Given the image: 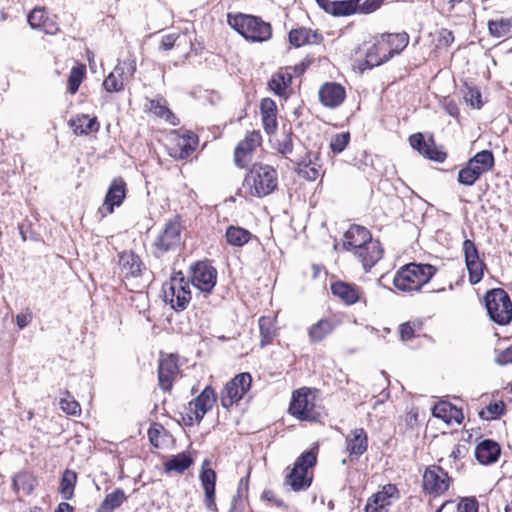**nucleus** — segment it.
Segmentation results:
<instances>
[{
  "label": "nucleus",
  "instance_id": "nucleus-1",
  "mask_svg": "<svg viewBox=\"0 0 512 512\" xmlns=\"http://www.w3.org/2000/svg\"><path fill=\"white\" fill-rule=\"evenodd\" d=\"M409 34L405 31L399 33H382L374 37L373 43L359 47L355 54L363 51L364 58L357 60V68L360 72L370 70L390 61L400 55L408 46Z\"/></svg>",
  "mask_w": 512,
  "mask_h": 512
},
{
  "label": "nucleus",
  "instance_id": "nucleus-2",
  "mask_svg": "<svg viewBox=\"0 0 512 512\" xmlns=\"http://www.w3.org/2000/svg\"><path fill=\"white\" fill-rule=\"evenodd\" d=\"M438 273V267L430 263L410 262L396 270L392 284L402 295L414 296L423 293Z\"/></svg>",
  "mask_w": 512,
  "mask_h": 512
},
{
  "label": "nucleus",
  "instance_id": "nucleus-3",
  "mask_svg": "<svg viewBox=\"0 0 512 512\" xmlns=\"http://www.w3.org/2000/svg\"><path fill=\"white\" fill-rule=\"evenodd\" d=\"M246 169L240 188L245 198L262 199L278 189V172L272 165L255 162Z\"/></svg>",
  "mask_w": 512,
  "mask_h": 512
},
{
  "label": "nucleus",
  "instance_id": "nucleus-4",
  "mask_svg": "<svg viewBox=\"0 0 512 512\" xmlns=\"http://www.w3.org/2000/svg\"><path fill=\"white\" fill-rule=\"evenodd\" d=\"M319 446L316 444L302 452L293 463L286 468L284 484L295 492L307 490L314 479V468L318 462Z\"/></svg>",
  "mask_w": 512,
  "mask_h": 512
},
{
  "label": "nucleus",
  "instance_id": "nucleus-5",
  "mask_svg": "<svg viewBox=\"0 0 512 512\" xmlns=\"http://www.w3.org/2000/svg\"><path fill=\"white\" fill-rule=\"evenodd\" d=\"M227 23L245 40L251 43L267 42L273 36L271 23L264 21L260 16L242 12L228 13Z\"/></svg>",
  "mask_w": 512,
  "mask_h": 512
},
{
  "label": "nucleus",
  "instance_id": "nucleus-6",
  "mask_svg": "<svg viewBox=\"0 0 512 512\" xmlns=\"http://www.w3.org/2000/svg\"><path fill=\"white\" fill-rule=\"evenodd\" d=\"M317 389L301 387L292 392L288 413L301 422H320L322 407L317 404Z\"/></svg>",
  "mask_w": 512,
  "mask_h": 512
},
{
  "label": "nucleus",
  "instance_id": "nucleus-7",
  "mask_svg": "<svg viewBox=\"0 0 512 512\" xmlns=\"http://www.w3.org/2000/svg\"><path fill=\"white\" fill-rule=\"evenodd\" d=\"M310 65L311 60L304 59L293 66L279 67L267 82L268 90L279 98L288 99L293 94V79L303 76Z\"/></svg>",
  "mask_w": 512,
  "mask_h": 512
},
{
  "label": "nucleus",
  "instance_id": "nucleus-8",
  "mask_svg": "<svg viewBox=\"0 0 512 512\" xmlns=\"http://www.w3.org/2000/svg\"><path fill=\"white\" fill-rule=\"evenodd\" d=\"M183 230L184 221L181 215L177 214L168 219L152 244L153 255L161 258L166 253L175 251L181 244Z\"/></svg>",
  "mask_w": 512,
  "mask_h": 512
},
{
  "label": "nucleus",
  "instance_id": "nucleus-9",
  "mask_svg": "<svg viewBox=\"0 0 512 512\" xmlns=\"http://www.w3.org/2000/svg\"><path fill=\"white\" fill-rule=\"evenodd\" d=\"M494 165L492 151H479L460 168L457 181L463 186H473L484 174L492 170Z\"/></svg>",
  "mask_w": 512,
  "mask_h": 512
},
{
  "label": "nucleus",
  "instance_id": "nucleus-10",
  "mask_svg": "<svg viewBox=\"0 0 512 512\" xmlns=\"http://www.w3.org/2000/svg\"><path fill=\"white\" fill-rule=\"evenodd\" d=\"M484 303L490 319L500 326H506L512 321V301L503 288H493L486 291Z\"/></svg>",
  "mask_w": 512,
  "mask_h": 512
},
{
  "label": "nucleus",
  "instance_id": "nucleus-11",
  "mask_svg": "<svg viewBox=\"0 0 512 512\" xmlns=\"http://www.w3.org/2000/svg\"><path fill=\"white\" fill-rule=\"evenodd\" d=\"M263 146V136L260 130H248L234 147L233 163L238 169H246L253 164L258 152Z\"/></svg>",
  "mask_w": 512,
  "mask_h": 512
},
{
  "label": "nucleus",
  "instance_id": "nucleus-12",
  "mask_svg": "<svg viewBox=\"0 0 512 512\" xmlns=\"http://www.w3.org/2000/svg\"><path fill=\"white\" fill-rule=\"evenodd\" d=\"M164 300L176 312L184 311L191 299L190 282L181 271L175 273L163 288Z\"/></svg>",
  "mask_w": 512,
  "mask_h": 512
},
{
  "label": "nucleus",
  "instance_id": "nucleus-13",
  "mask_svg": "<svg viewBox=\"0 0 512 512\" xmlns=\"http://www.w3.org/2000/svg\"><path fill=\"white\" fill-rule=\"evenodd\" d=\"M217 401L215 389L207 385L201 393L188 402L185 407V413L182 415V421L185 426L191 427L199 424L204 416L212 410Z\"/></svg>",
  "mask_w": 512,
  "mask_h": 512
},
{
  "label": "nucleus",
  "instance_id": "nucleus-14",
  "mask_svg": "<svg viewBox=\"0 0 512 512\" xmlns=\"http://www.w3.org/2000/svg\"><path fill=\"white\" fill-rule=\"evenodd\" d=\"M199 145L196 133L184 129L172 130L167 138V152L175 160L189 158Z\"/></svg>",
  "mask_w": 512,
  "mask_h": 512
},
{
  "label": "nucleus",
  "instance_id": "nucleus-15",
  "mask_svg": "<svg viewBox=\"0 0 512 512\" xmlns=\"http://www.w3.org/2000/svg\"><path fill=\"white\" fill-rule=\"evenodd\" d=\"M452 483V477L440 465H429L422 474V492L430 498L445 495Z\"/></svg>",
  "mask_w": 512,
  "mask_h": 512
},
{
  "label": "nucleus",
  "instance_id": "nucleus-16",
  "mask_svg": "<svg viewBox=\"0 0 512 512\" xmlns=\"http://www.w3.org/2000/svg\"><path fill=\"white\" fill-rule=\"evenodd\" d=\"M252 387V376L248 372L236 374L220 392V404L226 410L237 405Z\"/></svg>",
  "mask_w": 512,
  "mask_h": 512
},
{
  "label": "nucleus",
  "instance_id": "nucleus-17",
  "mask_svg": "<svg viewBox=\"0 0 512 512\" xmlns=\"http://www.w3.org/2000/svg\"><path fill=\"white\" fill-rule=\"evenodd\" d=\"M137 70L136 59L129 56L119 60L114 69L105 77L103 88L108 93L122 92L126 83L131 80Z\"/></svg>",
  "mask_w": 512,
  "mask_h": 512
},
{
  "label": "nucleus",
  "instance_id": "nucleus-18",
  "mask_svg": "<svg viewBox=\"0 0 512 512\" xmlns=\"http://www.w3.org/2000/svg\"><path fill=\"white\" fill-rule=\"evenodd\" d=\"M157 374L159 388L164 393H171L174 383L181 377L179 354L160 352Z\"/></svg>",
  "mask_w": 512,
  "mask_h": 512
},
{
  "label": "nucleus",
  "instance_id": "nucleus-19",
  "mask_svg": "<svg viewBox=\"0 0 512 512\" xmlns=\"http://www.w3.org/2000/svg\"><path fill=\"white\" fill-rule=\"evenodd\" d=\"M188 273L189 282L205 294H210L216 286L218 272L208 259L192 263Z\"/></svg>",
  "mask_w": 512,
  "mask_h": 512
},
{
  "label": "nucleus",
  "instance_id": "nucleus-20",
  "mask_svg": "<svg viewBox=\"0 0 512 512\" xmlns=\"http://www.w3.org/2000/svg\"><path fill=\"white\" fill-rule=\"evenodd\" d=\"M331 294L346 306L368 305V298L363 287L353 282L335 280L330 283Z\"/></svg>",
  "mask_w": 512,
  "mask_h": 512
},
{
  "label": "nucleus",
  "instance_id": "nucleus-21",
  "mask_svg": "<svg viewBox=\"0 0 512 512\" xmlns=\"http://www.w3.org/2000/svg\"><path fill=\"white\" fill-rule=\"evenodd\" d=\"M462 251L465 259V265L468 271L470 284H478L484 277L487 265L480 258L479 250L473 240L465 239L462 245Z\"/></svg>",
  "mask_w": 512,
  "mask_h": 512
},
{
  "label": "nucleus",
  "instance_id": "nucleus-22",
  "mask_svg": "<svg viewBox=\"0 0 512 512\" xmlns=\"http://www.w3.org/2000/svg\"><path fill=\"white\" fill-rule=\"evenodd\" d=\"M27 22L34 30L55 36L61 32L59 18L45 7H35L27 15Z\"/></svg>",
  "mask_w": 512,
  "mask_h": 512
},
{
  "label": "nucleus",
  "instance_id": "nucleus-23",
  "mask_svg": "<svg viewBox=\"0 0 512 512\" xmlns=\"http://www.w3.org/2000/svg\"><path fill=\"white\" fill-rule=\"evenodd\" d=\"M399 499L400 491L397 485L385 484L368 498L364 512H388L390 506Z\"/></svg>",
  "mask_w": 512,
  "mask_h": 512
},
{
  "label": "nucleus",
  "instance_id": "nucleus-24",
  "mask_svg": "<svg viewBox=\"0 0 512 512\" xmlns=\"http://www.w3.org/2000/svg\"><path fill=\"white\" fill-rule=\"evenodd\" d=\"M127 194V184L122 177H116L110 183L103 204L98 208V214L103 219L114 212L115 207L122 205Z\"/></svg>",
  "mask_w": 512,
  "mask_h": 512
},
{
  "label": "nucleus",
  "instance_id": "nucleus-25",
  "mask_svg": "<svg viewBox=\"0 0 512 512\" xmlns=\"http://www.w3.org/2000/svg\"><path fill=\"white\" fill-rule=\"evenodd\" d=\"M118 274L123 280L138 278L146 271V265L133 250L118 253Z\"/></svg>",
  "mask_w": 512,
  "mask_h": 512
},
{
  "label": "nucleus",
  "instance_id": "nucleus-26",
  "mask_svg": "<svg viewBox=\"0 0 512 512\" xmlns=\"http://www.w3.org/2000/svg\"><path fill=\"white\" fill-rule=\"evenodd\" d=\"M409 144L419 154L431 161L443 163L447 159V152L436 145L432 135L426 140L422 133H414L409 137Z\"/></svg>",
  "mask_w": 512,
  "mask_h": 512
},
{
  "label": "nucleus",
  "instance_id": "nucleus-27",
  "mask_svg": "<svg viewBox=\"0 0 512 512\" xmlns=\"http://www.w3.org/2000/svg\"><path fill=\"white\" fill-rule=\"evenodd\" d=\"M345 87L334 81L323 83L318 90V99L322 106L328 109L340 107L346 100Z\"/></svg>",
  "mask_w": 512,
  "mask_h": 512
},
{
  "label": "nucleus",
  "instance_id": "nucleus-28",
  "mask_svg": "<svg viewBox=\"0 0 512 512\" xmlns=\"http://www.w3.org/2000/svg\"><path fill=\"white\" fill-rule=\"evenodd\" d=\"M384 252L382 243L372 238L360 249L355 250L353 255L361 263L363 270L368 273L383 258Z\"/></svg>",
  "mask_w": 512,
  "mask_h": 512
},
{
  "label": "nucleus",
  "instance_id": "nucleus-29",
  "mask_svg": "<svg viewBox=\"0 0 512 512\" xmlns=\"http://www.w3.org/2000/svg\"><path fill=\"white\" fill-rule=\"evenodd\" d=\"M199 479L204 490V502L207 509L217 511L215 497L217 474L215 470L211 468V462L209 460L203 461Z\"/></svg>",
  "mask_w": 512,
  "mask_h": 512
},
{
  "label": "nucleus",
  "instance_id": "nucleus-30",
  "mask_svg": "<svg viewBox=\"0 0 512 512\" xmlns=\"http://www.w3.org/2000/svg\"><path fill=\"white\" fill-rule=\"evenodd\" d=\"M297 175L307 181H316L322 178L325 170L322 165L321 156L318 152H308L295 168Z\"/></svg>",
  "mask_w": 512,
  "mask_h": 512
},
{
  "label": "nucleus",
  "instance_id": "nucleus-31",
  "mask_svg": "<svg viewBox=\"0 0 512 512\" xmlns=\"http://www.w3.org/2000/svg\"><path fill=\"white\" fill-rule=\"evenodd\" d=\"M372 238L371 232L366 227L353 224L344 233L342 245L344 250L354 254L355 250L360 249Z\"/></svg>",
  "mask_w": 512,
  "mask_h": 512
},
{
  "label": "nucleus",
  "instance_id": "nucleus-32",
  "mask_svg": "<svg viewBox=\"0 0 512 512\" xmlns=\"http://www.w3.org/2000/svg\"><path fill=\"white\" fill-rule=\"evenodd\" d=\"M259 109L265 133L269 136L274 135L278 129V108L276 102L270 97H265L261 99Z\"/></svg>",
  "mask_w": 512,
  "mask_h": 512
},
{
  "label": "nucleus",
  "instance_id": "nucleus-33",
  "mask_svg": "<svg viewBox=\"0 0 512 512\" xmlns=\"http://www.w3.org/2000/svg\"><path fill=\"white\" fill-rule=\"evenodd\" d=\"M368 434L362 427L352 429L345 437V449L349 457L358 459L368 450Z\"/></svg>",
  "mask_w": 512,
  "mask_h": 512
},
{
  "label": "nucleus",
  "instance_id": "nucleus-34",
  "mask_svg": "<svg viewBox=\"0 0 512 512\" xmlns=\"http://www.w3.org/2000/svg\"><path fill=\"white\" fill-rule=\"evenodd\" d=\"M145 112L164 120L172 126H177L179 124L178 117L168 107L167 100L161 95H158L156 98L147 100L145 105Z\"/></svg>",
  "mask_w": 512,
  "mask_h": 512
},
{
  "label": "nucleus",
  "instance_id": "nucleus-35",
  "mask_svg": "<svg viewBox=\"0 0 512 512\" xmlns=\"http://www.w3.org/2000/svg\"><path fill=\"white\" fill-rule=\"evenodd\" d=\"M250 474L251 468H249L247 474L239 480L236 494L232 498L228 512H247L249 508Z\"/></svg>",
  "mask_w": 512,
  "mask_h": 512
},
{
  "label": "nucleus",
  "instance_id": "nucleus-36",
  "mask_svg": "<svg viewBox=\"0 0 512 512\" xmlns=\"http://www.w3.org/2000/svg\"><path fill=\"white\" fill-rule=\"evenodd\" d=\"M501 454L500 445L491 439H485L479 442L475 448V457L482 465L495 463Z\"/></svg>",
  "mask_w": 512,
  "mask_h": 512
},
{
  "label": "nucleus",
  "instance_id": "nucleus-37",
  "mask_svg": "<svg viewBox=\"0 0 512 512\" xmlns=\"http://www.w3.org/2000/svg\"><path fill=\"white\" fill-rule=\"evenodd\" d=\"M337 324L329 318L319 319L307 328V336L311 344H316L324 341L329 335L333 333Z\"/></svg>",
  "mask_w": 512,
  "mask_h": 512
},
{
  "label": "nucleus",
  "instance_id": "nucleus-38",
  "mask_svg": "<svg viewBox=\"0 0 512 512\" xmlns=\"http://www.w3.org/2000/svg\"><path fill=\"white\" fill-rule=\"evenodd\" d=\"M432 413L434 417L439 418L448 424L452 422L461 424L464 419L462 409L448 401L438 402L433 407Z\"/></svg>",
  "mask_w": 512,
  "mask_h": 512
},
{
  "label": "nucleus",
  "instance_id": "nucleus-39",
  "mask_svg": "<svg viewBox=\"0 0 512 512\" xmlns=\"http://www.w3.org/2000/svg\"><path fill=\"white\" fill-rule=\"evenodd\" d=\"M288 38L290 44L297 48L307 44H318L323 40L322 35L317 31L305 27L292 29Z\"/></svg>",
  "mask_w": 512,
  "mask_h": 512
},
{
  "label": "nucleus",
  "instance_id": "nucleus-40",
  "mask_svg": "<svg viewBox=\"0 0 512 512\" xmlns=\"http://www.w3.org/2000/svg\"><path fill=\"white\" fill-rule=\"evenodd\" d=\"M69 126L77 136L88 135L99 130V123L96 117L88 114H78L69 120Z\"/></svg>",
  "mask_w": 512,
  "mask_h": 512
},
{
  "label": "nucleus",
  "instance_id": "nucleus-41",
  "mask_svg": "<svg viewBox=\"0 0 512 512\" xmlns=\"http://www.w3.org/2000/svg\"><path fill=\"white\" fill-rule=\"evenodd\" d=\"M37 485V477L30 471L17 473L12 480V487L16 494L30 495Z\"/></svg>",
  "mask_w": 512,
  "mask_h": 512
},
{
  "label": "nucleus",
  "instance_id": "nucleus-42",
  "mask_svg": "<svg viewBox=\"0 0 512 512\" xmlns=\"http://www.w3.org/2000/svg\"><path fill=\"white\" fill-rule=\"evenodd\" d=\"M260 331V346L266 347L273 343L274 338L277 336L276 317L261 316L258 319Z\"/></svg>",
  "mask_w": 512,
  "mask_h": 512
},
{
  "label": "nucleus",
  "instance_id": "nucleus-43",
  "mask_svg": "<svg viewBox=\"0 0 512 512\" xmlns=\"http://www.w3.org/2000/svg\"><path fill=\"white\" fill-rule=\"evenodd\" d=\"M193 462V458L188 453L182 452L164 462V471L166 473L175 472L182 474L190 468Z\"/></svg>",
  "mask_w": 512,
  "mask_h": 512
},
{
  "label": "nucleus",
  "instance_id": "nucleus-44",
  "mask_svg": "<svg viewBox=\"0 0 512 512\" xmlns=\"http://www.w3.org/2000/svg\"><path fill=\"white\" fill-rule=\"evenodd\" d=\"M252 238V233L240 226L230 225L226 228V242L233 247H242Z\"/></svg>",
  "mask_w": 512,
  "mask_h": 512
},
{
  "label": "nucleus",
  "instance_id": "nucleus-45",
  "mask_svg": "<svg viewBox=\"0 0 512 512\" xmlns=\"http://www.w3.org/2000/svg\"><path fill=\"white\" fill-rule=\"evenodd\" d=\"M489 34L494 38H508L512 35V17H499L488 21Z\"/></svg>",
  "mask_w": 512,
  "mask_h": 512
},
{
  "label": "nucleus",
  "instance_id": "nucleus-46",
  "mask_svg": "<svg viewBox=\"0 0 512 512\" xmlns=\"http://www.w3.org/2000/svg\"><path fill=\"white\" fill-rule=\"evenodd\" d=\"M86 66L83 63H77L70 70L68 79H67V92L70 95H75L82 82L86 78Z\"/></svg>",
  "mask_w": 512,
  "mask_h": 512
},
{
  "label": "nucleus",
  "instance_id": "nucleus-47",
  "mask_svg": "<svg viewBox=\"0 0 512 512\" xmlns=\"http://www.w3.org/2000/svg\"><path fill=\"white\" fill-rule=\"evenodd\" d=\"M76 483L77 473L70 469L64 470L59 484V492L65 500L73 498Z\"/></svg>",
  "mask_w": 512,
  "mask_h": 512
},
{
  "label": "nucleus",
  "instance_id": "nucleus-48",
  "mask_svg": "<svg viewBox=\"0 0 512 512\" xmlns=\"http://www.w3.org/2000/svg\"><path fill=\"white\" fill-rule=\"evenodd\" d=\"M126 499L127 497L124 491L121 488H116L105 496L97 512H113L116 508L120 507Z\"/></svg>",
  "mask_w": 512,
  "mask_h": 512
},
{
  "label": "nucleus",
  "instance_id": "nucleus-49",
  "mask_svg": "<svg viewBox=\"0 0 512 512\" xmlns=\"http://www.w3.org/2000/svg\"><path fill=\"white\" fill-rule=\"evenodd\" d=\"M465 103L472 109H481L484 105L480 89L475 85L464 83L462 89Z\"/></svg>",
  "mask_w": 512,
  "mask_h": 512
},
{
  "label": "nucleus",
  "instance_id": "nucleus-50",
  "mask_svg": "<svg viewBox=\"0 0 512 512\" xmlns=\"http://www.w3.org/2000/svg\"><path fill=\"white\" fill-rule=\"evenodd\" d=\"M506 412V404L502 400L491 401L479 411L482 420L491 421L499 419Z\"/></svg>",
  "mask_w": 512,
  "mask_h": 512
},
{
  "label": "nucleus",
  "instance_id": "nucleus-51",
  "mask_svg": "<svg viewBox=\"0 0 512 512\" xmlns=\"http://www.w3.org/2000/svg\"><path fill=\"white\" fill-rule=\"evenodd\" d=\"M59 405L61 410L68 416L80 417L82 413L79 402L69 392L65 391L63 396L60 398Z\"/></svg>",
  "mask_w": 512,
  "mask_h": 512
},
{
  "label": "nucleus",
  "instance_id": "nucleus-52",
  "mask_svg": "<svg viewBox=\"0 0 512 512\" xmlns=\"http://www.w3.org/2000/svg\"><path fill=\"white\" fill-rule=\"evenodd\" d=\"M293 136V132L291 128H289L288 131H284L283 134L275 140L274 149L285 158H288L293 152Z\"/></svg>",
  "mask_w": 512,
  "mask_h": 512
},
{
  "label": "nucleus",
  "instance_id": "nucleus-53",
  "mask_svg": "<svg viewBox=\"0 0 512 512\" xmlns=\"http://www.w3.org/2000/svg\"><path fill=\"white\" fill-rule=\"evenodd\" d=\"M465 2L466 0H431L433 9L446 17L452 16L457 7Z\"/></svg>",
  "mask_w": 512,
  "mask_h": 512
},
{
  "label": "nucleus",
  "instance_id": "nucleus-54",
  "mask_svg": "<svg viewBox=\"0 0 512 512\" xmlns=\"http://www.w3.org/2000/svg\"><path fill=\"white\" fill-rule=\"evenodd\" d=\"M168 431L159 423L151 424L148 429V438L154 448L162 447L164 439L168 437Z\"/></svg>",
  "mask_w": 512,
  "mask_h": 512
},
{
  "label": "nucleus",
  "instance_id": "nucleus-55",
  "mask_svg": "<svg viewBox=\"0 0 512 512\" xmlns=\"http://www.w3.org/2000/svg\"><path fill=\"white\" fill-rule=\"evenodd\" d=\"M350 133L348 131L334 135L330 141V149L334 154L343 152L350 143Z\"/></svg>",
  "mask_w": 512,
  "mask_h": 512
},
{
  "label": "nucleus",
  "instance_id": "nucleus-56",
  "mask_svg": "<svg viewBox=\"0 0 512 512\" xmlns=\"http://www.w3.org/2000/svg\"><path fill=\"white\" fill-rule=\"evenodd\" d=\"M479 502L475 496L461 497L456 505V512H478Z\"/></svg>",
  "mask_w": 512,
  "mask_h": 512
},
{
  "label": "nucleus",
  "instance_id": "nucleus-57",
  "mask_svg": "<svg viewBox=\"0 0 512 512\" xmlns=\"http://www.w3.org/2000/svg\"><path fill=\"white\" fill-rule=\"evenodd\" d=\"M33 320V312L29 307L22 309L15 317L17 327L22 330Z\"/></svg>",
  "mask_w": 512,
  "mask_h": 512
},
{
  "label": "nucleus",
  "instance_id": "nucleus-58",
  "mask_svg": "<svg viewBox=\"0 0 512 512\" xmlns=\"http://www.w3.org/2000/svg\"><path fill=\"white\" fill-rule=\"evenodd\" d=\"M443 108L445 112L455 119L460 118V110L457 102L451 97H445L443 99Z\"/></svg>",
  "mask_w": 512,
  "mask_h": 512
},
{
  "label": "nucleus",
  "instance_id": "nucleus-59",
  "mask_svg": "<svg viewBox=\"0 0 512 512\" xmlns=\"http://www.w3.org/2000/svg\"><path fill=\"white\" fill-rule=\"evenodd\" d=\"M384 1L385 0H364L362 3L360 1L358 12L364 14L372 13L380 8Z\"/></svg>",
  "mask_w": 512,
  "mask_h": 512
},
{
  "label": "nucleus",
  "instance_id": "nucleus-60",
  "mask_svg": "<svg viewBox=\"0 0 512 512\" xmlns=\"http://www.w3.org/2000/svg\"><path fill=\"white\" fill-rule=\"evenodd\" d=\"M400 338L409 341L415 337V327L411 322L402 323L399 327Z\"/></svg>",
  "mask_w": 512,
  "mask_h": 512
},
{
  "label": "nucleus",
  "instance_id": "nucleus-61",
  "mask_svg": "<svg viewBox=\"0 0 512 512\" xmlns=\"http://www.w3.org/2000/svg\"><path fill=\"white\" fill-rule=\"evenodd\" d=\"M178 38H179V35L176 33L166 34V35L162 36L160 44H159V49H161L163 51H168V50L172 49Z\"/></svg>",
  "mask_w": 512,
  "mask_h": 512
},
{
  "label": "nucleus",
  "instance_id": "nucleus-62",
  "mask_svg": "<svg viewBox=\"0 0 512 512\" xmlns=\"http://www.w3.org/2000/svg\"><path fill=\"white\" fill-rule=\"evenodd\" d=\"M495 361L499 365H507L512 363V344L497 353Z\"/></svg>",
  "mask_w": 512,
  "mask_h": 512
},
{
  "label": "nucleus",
  "instance_id": "nucleus-63",
  "mask_svg": "<svg viewBox=\"0 0 512 512\" xmlns=\"http://www.w3.org/2000/svg\"><path fill=\"white\" fill-rule=\"evenodd\" d=\"M262 500H265L269 503H272L273 505L277 506V507H280L283 502L281 499H278L274 492L271 491V490H266L262 493V496H261Z\"/></svg>",
  "mask_w": 512,
  "mask_h": 512
},
{
  "label": "nucleus",
  "instance_id": "nucleus-64",
  "mask_svg": "<svg viewBox=\"0 0 512 512\" xmlns=\"http://www.w3.org/2000/svg\"><path fill=\"white\" fill-rule=\"evenodd\" d=\"M466 448L462 445H455L449 455L450 458H452L454 461H458L461 458H463L466 454Z\"/></svg>",
  "mask_w": 512,
  "mask_h": 512
}]
</instances>
